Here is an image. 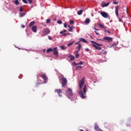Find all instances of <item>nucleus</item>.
<instances>
[{
  "label": "nucleus",
  "mask_w": 131,
  "mask_h": 131,
  "mask_svg": "<svg viewBox=\"0 0 131 131\" xmlns=\"http://www.w3.org/2000/svg\"><path fill=\"white\" fill-rule=\"evenodd\" d=\"M79 42H80V41H78V42H76L75 43V45H78V43H79Z\"/></svg>",
  "instance_id": "46"
},
{
  "label": "nucleus",
  "mask_w": 131,
  "mask_h": 131,
  "mask_svg": "<svg viewBox=\"0 0 131 131\" xmlns=\"http://www.w3.org/2000/svg\"><path fill=\"white\" fill-rule=\"evenodd\" d=\"M103 40H104V41H106L107 42H109L110 41H112V40H113V38L112 37L105 36L103 38Z\"/></svg>",
  "instance_id": "4"
},
{
  "label": "nucleus",
  "mask_w": 131,
  "mask_h": 131,
  "mask_svg": "<svg viewBox=\"0 0 131 131\" xmlns=\"http://www.w3.org/2000/svg\"><path fill=\"white\" fill-rule=\"evenodd\" d=\"M109 5H110V3H102L101 4V7L102 8H105V7H108V6H109Z\"/></svg>",
  "instance_id": "12"
},
{
  "label": "nucleus",
  "mask_w": 131,
  "mask_h": 131,
  "mask_svg": "<svg viewBox=\"0 0 131 131\" xmlns=\"http://www.w3.org/2000/svg\"><path fill=\"white\" fill-rule=\"evenodd\" d=\"M21 27H22V28H25V26H24V25H21Z\"/></svg>",
  "instance_id": "49"
},
{
  "label": "nucleus",
  "mask_w": 131,
  "mask_h": 131,
  "mask_svg": "<svg viewBox=\"0 0 131 131\" xmlns=\"http://www.w3.org/2000/svg\"><path fill=\"white\" fill-rule=\"evenodd\" d=\"M79 40H80V41H82L83 42H85V43H86L88 42L86 40L83 38H80L79 39Z\"/></svg>",
  "instance_id": "15"
},
{
  "label": "nucleus",
  "mask_w": 131,
  "mask_h": 131,
  "mask_svg": "<svg viewBox=\"0 0 131 131\" xmlns=\"http://www.w3.org/2000/svg\"><path fill=\"white\" fill-rule=\"evenodd\" d=\"M76 58H78L79 57V54H76L75 55Z\"/></svg>",
  "instance_id": "39"
},
{
  "label": "nucleus",
  "mask_w": 131,
  "mask_h": 131,
  "mask_svg": "<svg viewBox=\"0 0 131 131\" xmlns=\"http://www.w3.org/2000/svg\"><path fill=\"white\" fill-rule=\"evenodd\" d=\"M74 21H73V20H70V24L71 25H72V24H74Z\"/></svg>",
  "instance_id": "33"
},
{
  "label": "nucleus",
  "mask_w": 131,
  "mask_h": 131,
  "mask_svg": "<svg viewBox=\"0 0 131 131\" xmlns=\"http://www.w3.org/2000/svg\"><path fill=\"white\" fill-rule=\"evenodd\" d=\"M82 68V67L81 66H77V67H76V70H79V69H81Z\"/></svg>",
  "instance_id": "27"
},
{
  "label": "nucleus",
  "mask_w": 131,
  "mask_h": 131,
  "mask_svg": "<svg viewBox=\"0 0 131 131\" xmlns=\"http://www.w3.org/2000/svg\"><path fill=\"white\" fill-rule=\"evenodd\" d=\"M102 45L101 44H99L98 43H96V44H93V47H94V48H95L96 50H98L99 51H101V50H102V48L100 47H102Z\"/></svg>",
  "instance_id": "3"
},
{
  "label": "nucleus",
  "mask_w": 131,
  "mask_h": 131,
  "mask_svg": "<svg viewBox=\"0 0 131 131\" xmlns=\"http://www.w3.org/2000/svg\"><path fill=\"white\" fill-rule=\"evenodd\" d=\"M72 65L73 66H74V67L77 66V63H76V62L75 61H74V62H73L72 63Z\"/></svg>",
  "instance_id": "26"
},
{
  "label": "nucleus",
  "mask_w": 131,
  "mask_h": 131,
  "mask_svg": "<svg viewBox=\"0 0 131 131\" xmlns=\"http://www.w3.org/2000/svg\"><path fill=\"white\" fill-rule=\"evenodd\" d=\"M57 23H58V24H62V21H61V20H58V21H57Z\"/></svg>",
  "instance_id": "38"
},
{
  "label": "nucleus",
  "mask_w": 131,
  "mask_h": 131,
  "mask_svg": "<svg viewBox=\"0 0 131 131\" xmlns=\"http://www.w3.org/2000/svg\"><path fill=\"white\" fill-rule=\"evenodd\" d=\"M91 42H92L93 43H94V45H96V43H97V42H96L94 41H91Z\"/></svg>",
  "instance_id": "44"
},
{
  "label": "nucleus",
  "mask_w": 131,
  "mask_h": 131,
  "mask_svg": "<svg viewBox=\"0 0 131 131\" xmlns=\"http://www.w3.org/2000/svg\"><path fill=\"white\" fill-rule=\"evenodd\" d=\"M77 65H83L82 61H80L79 63H77Z\"/></svg>",
  "instance_id": "30"
},
{
  "label": "nucleus",
  "mask_w": 131,
  "mask_h": 131,
  "mask_svg": "<svg viewBox=\"0 0 131 131\" xmlns=\"http://www.w3.org/2000/svg\"><path fill=\"white\" fill-rule=\"evenodd\" d=\"M43 52V53H45V52H46V49H44Z\"/></svg>",
  "instance_id": "54"
},
{
  "label": "nucleus",
  "mask_w": 131,
  "mask_h": 131,
  "mask_svg": "<svg viewBox=\"0 0 131 131\" xmlns=\"http://www.w3.org/2000/svg\"><path fill=\"white\" fill-rule=\"evenodd\" d=\"M60 48L61 50H66V48L65 47V46L62 45L60 47Z\"/></svg>",
  "instance_id": "24"
},
{
  "label": "nucleus",
  "mask_w": 131,
  "mask_h": 131,
  "mask_svg": "<svg viewBox=\"0 0 131 131\" xmlns=\"http://www.w3.org/2000/svg\"><path fill=\"white\" fill-rule=\"evenodd\" d=\"M69 58H70L71 61H73V60L75 59V57L74 56L72 55L71 54H70L69 55Z\"/></svg>",
  "instance_id": "13"
},
{
  "label": "nucleus",
  "mask_w": 131,
  "mask_h": 131,
  "mask_svg": "<svg viewBox=\"0 0 131 131\" xmlns=\"http://www.w3.org/2000/svg\"><path fill=\"white\" fill-rule=\"evenodd\" d=\"M90 22H91V20H90V18H86L85 20V24H89Z\"/></svg>",
  "instance_id": "16"
},
{
  "label": "nucleus",
  "mask_w": 131,
  "mask_h": 131,
  "mask_svg": "<svg viewBox=\"0 0 131 131\" xmlns=\"http://www.w3.org/2000/svg\"><path fill=\"white\" fill-rule=\"evenodd\" d=\"M94 127H95L96 130L103 131V130H102V129H100V128H99V126H98V125L97 124H95Z\"/></svg>",
  "instance_id": "11"
},
{
  "label": "nucleus",
  "mask_w": 131,
  "mask_h": 131,
  "mask_svg": "<svg viewBox=\"0 0 131 131\" xmlns=\"http://www.w3.org/2000/svg\"><path fill=\"white\" fill-rule=\"evenodd\" d=\"M98 26H99V27H100V28H105V26H104V25H103L101 23H98Z\"/></svg>",
  "instance_id": "17"
},
{
  "label": "nucleus",
  "mask_w": 131,
  "mask_h": 131,
  "mask_svg": "<svg viewBox=\"0 0 131 131\" xmlns=\"http://www.w3.org/2000/svg\"><path fill=\"white\" fill-rule=\"evenodd\" d=\"M73 43H74V41H72L68 44V46L70 47V46H72Z\"/></svg>",
  "instance_id": "21"
},
{
  "label": "nucleus",
  "mask_w": 131,
  "mask_h": 131,
  "mask_svg": "<svg viewBox=\"0 0 131 131\" xmlns=\"http://www.w3.org/2000/svg\"><path fill=\"white\" fill-rule=\"evenodd\" d=\"M28 1L29 2V3L30 5H31V4H32V0H28Z\"/></svg>",
  "instance_id": "36"
},
{
  "label": "nucleus",
  "mask_w": 131,
  "mask_h": 131,
  "mask_svg": "<svg viewBox=\"0 0 131 131\" xmlns=\"http://www.w3.org/2000/svg\"><path fill=\"white\" fill-rule=\"evenodd\" d=\"M104 32H105V33H108V34L111 33V32L109 31V30H105Z\"/></svg>",
  "instance_id": "31"
},
{
  "label": "nucleus",
  "mask_w": 131,
  "mask_h": 131,
  "mask_svg": "<svg viewBox=\"0 0 131 131\" xmlns=\"http://www.w3.org/2000/svg\"><path fill=\"white\" fill-rule=\"evenodd\" d=\"M42 77L44 79V83H46L48 81V77H46L45 74H42Z\"/></svg>",
  "instance_id": "10"
},
{
  "label": "nucleus",
  "mask_w": 131,
  "mask_h": 131,
  "mask_svg": "<svg viewBox=\"0 0 131 131\" xmlns=\"http://www.w3.org/2000/svg\"><path fill=\"white\" fill-rule=\"evenodd\" d=\"M14 3L16 6H17V5H19V1L18 0H15L14 1Z\"/></svg>",
  "instance_id": "25"
},
{
  "label": "nucleus",
  "mask_w": 131,
  "mask_h": 131,
  "mask_svg": "<svg viewBox=\"0 0 131 131\" xmlns=\"http://www.w3.org/2000/svg\"><path fill=\"white\" fill-rule=\"evenodd\" d=\"M50 32H51V30H50V29H45L43 30L44 35H48V34H49Z\"/></svg>",
  "instance_id": "8"
},
{
  "label": "nucleus",
  "mask_w": 131,
  "mask_h": 131,
  "mask_svg": "<svg viewBox=\"0 0 131 131\" xmlns=\"http://www.w3.org/2000/svg\"><path fill=\"white\" fill-rule=\"evenodd\" d=\"M67 96L68 97L69 99L73 96V93L72 92V90L71 89H68V91L66 92Z\"/></svg>",
  "instance_id": "2"
},
{
  "label": "nucleus",
  "mask_w": 131,
  "mask_h": 131,
  "mask_svg": "<svg viewBox=\"0 0 131 131\" xmlns=\"http://www.w3.org/2000/svg\"><path fill=\"white\" fill-rule=\"evenodd\" d=\"M57 94H60V93H62V90L61 89L57 90H56Z\"/></svg>",
  "instance_id": "22"
},
{
  "label": "nucleus",
  "mask_w": 131,
  "mask_h": 131,
  "mask_svg": "<svg viewBox=\"0 0 131 131\" xmlns=\"http://www.w3.org/2000/svg\"><path fill=\"white\" fill-rule=\"evenodd\" d=\"M100 15L103 17V18H109V14L107 13V12L105 11H102L100 12Z\"/></svg>",
  "instance_id": "5"
},
{
  "label": "nucleus",
  "mask_w": 131,
  "mask_h": 131,
  "mask_svg": "<svg viewBox=\"0 0 131 131\" xmlns=\"http://www.w3.org/2000/svg\"><path fill=\"white\" fill-rule=\"evenodd\" d=\"M76 53H78V52L76 51Z\"/></svg>",
  "instance_id": "57"
},
{
  "label": "nucleus",
  "mask_w": 131,
  "mask_h": 131,
  "mask_svg": "<svg viewBox=\"0 0 131 131\" xmlns=\"http://www.w3.org/2000/svg\"><path fill=\"white\" fill-rule=\"evenodd\" d=\"M101 54H104L105 55V54H107V51H106L105 50H102Z\"/></svg>",
  "instance_id": "28"
},
{
  "label": "nucleus",
  "mask_w": 131,
  "mask_h": 131,
  "mask_svg": "<svg viewBox=\"0 0 131 131\" xmlns=\"http://www.w3.org/2000/svg\"><path fill=\"white\" fill-rule=\"evenodd\" d=\"M67 34H69V35H70V34H71L68 33H67Z\"/></svg>",
  "instance_id": "55"
},
{
  "label": "nucleus",
  "mask_w": 131,
  "mask_h": 131,
  "mask_svg": "<svg viewBox=\"0 0 131 131\" xmlns=\"http://www.w3.org/2000/svg\"><path fill=\"white\" fill-rule=\"evenodd\" d=\"M26 13H24L23 14L20 13L19 15H20V17H24V16L25 15H26Z\"/></svg>",
  "instance_id": "32"
},
{
  "label": "nucleus",
  "mask_w": 131,
  "mask_h": 131,
  "mask_svg": "<svg viewBox=\"0 0 131 131\" xmlns=\"http://www.w3.org/2000/svg\"><path fill=\"white\" fill-rule=\"evenodd\" d=\"M85 50L86 52H90V49H89V48H86Z\"/></svg>",
  "instance_id": "41"
},
{
  "label": "nucleus",
  "mask_w": 131,
  "mask_h": 131,
  "mask_svg": "<svg viewBox=\"0 0 131 131\" xmlns=\"http://www.w3.org/2000/svg\"><path fill=\"white\" fill-rule=\"evenodd\" d=\"M64 27H65V28H67V24L66 23L64 24Z\"/></svg>",
  "instance_id": "43"
},
{
  "label": "nucleus",
  "mask_w": 131,
  "mask_h": 131,
  "mask_svg": "<svg viewBox=\"0 0 131 131\" xmlns=\"http://www.w3.org/2000/svg\"><path fill=\"white\" fill-rule=\"evenodd\" d=\"M60 34H63L64 33V32H62V31L60 32Z\"/></svg>",
  "instance_id": "48"
},
{
  "label": "nucleus",
  "mask_w": 131,
  "mask_h": 131,
  "mask_svg": "<svg viewBox=\"0 0 131 131\" xmlns=\"http://www.w3.org/2000/svg\"><path fill=\"white\" fill-rule=\"evenodd\" d=\"M118 10H119V6H117L115 7V13L117 17H118L119 14H118Z\"/></svg>",
  "instance_id": "9"
},
{
  "label": "nucleus",
  "mask_w": 131,
  "mask_h": 131,
  "mask_svg": "<svg viewBox=\"0 0 131 131\" xmlns=\"http://www.w3.org/2000/svg\"><path fill=\"white\" fill-rule=\"evenodd\" d=\"M84 81H85V78L83 77L82 79L80 80L79 83V89L81 90L79 92V95L82 99H85V98H86V96H85V94L88 91L86 89V85H84L83 88V91L81 90L82 86H83V85L84 84Z\"/></svg>",
  "instance_id": "1"
},
{
  "label": "nucleus",
  "mask_w": 131,
  "mask_h": 131,
  "mask_svg": "<svg viewBox=\"0 0 131 131\" xmlns=\"http://www.w3.org/2000/svg\"><path fill=\"white\" fill-rule=\"evenodd\" d=\"M62 35H63V36H66V35H67V34H65V33H64V34H63Z\"/></svg>",
  "instance_id": "50"
},
{
  "label": "nucleus",
  "mask_w": 131,
  "mask_h": 131,
  "mask_svg": "<svg viewBox=\"0 0 131 131\" xmlns=\"http://www.w3.org/2000/svg\"><path fill=\"white\" fill-rule=\"evenodd\" d=\"M23 3H24L25 4H27V1L26 0H22Z\"/></svg>",
  "instance_id": "40"
},
{
  "label": "nucleus",
  "mask_w": 131,
  "mask_h": 131,
  "mask_svg": "<svg viewBox=\"0 0 131 131\" xmlns=\"http://www.w3.org/2000/svg\"><path fill=\"white\" fill-rule=\"evenodd\" d=\"M59 97H62L61 95H59Z\"/></svg>",
  "instance_id": "56"
},
{
  "label": "nucleus",
  "mask_w": 131,
  "mask_h": 131,
  "mask_svg": "<svg viewBox=\"0 0 131 131\" xmlns=\"http://www.w3.org/2000/svg\"><path fill=\"white\" fill-rule=\"evenodd\" d=\"M20 12H23V8L22 7H20L19 8Z\"/></svg>",
  "instance_id": "34"
},
{
  "label": "nucleus",
  "mask_w": 131,
  "mask_h": 131,
  "mask_svg": "<svg viewBox=\"0 0 131 131\" xmlns=\"http://www.w3.org/2000/svg\"><path fill=\"white\" fill-rule=\"evenodd\" d=\"M50 22H51V20L47 19V20H46V23L47 24H49V23H50Z\"/></svg>",
  "instance_id": "35"
},
{
  "label": "nucleus",
  "mask_w": 131,
  "mask_h": 131,
  "mask_svg": "<svg viewBox=\"0 0 131 131\" xmlns=\"http://www.w3.org/2000/svg\"><path fill=\"white\" fill-rule=\"evenodd\" d=\"M95 30H99V29H97V28H95L94 29Z\"/></svg>",
  "instance_id": "53"
},
{
  "label": "nucleus",
  "mask_w": 131,
  "mask_h": 131,
  "mask_svg": "<svg viewBox=\"0 0 131 131\" xmlns=\"http://www.w3.org/2000/svg\"><path fill=\"white\" fill-rule=\"evenodd\" d=\"M68 27L70 28L69 29V31H70V32H73V29H72V28H71V27H70V26H68Z\"/></svg>",
  "instance_id": "18"
},
{
  "label": "nucleus",
  "mask_w": 131,
  "mask_h": 131,
  "mask_svg": "<svg viewBox=\"0 0 131 131\" xmlns=\"http://www.w3.org/2000/svg\"><path fill=\"white\" fill-rule=\"evenodd\" d=\"M73 28H75V27H73Z\"/></svg>",
  "instance_id": "58"
},
{
  "label": "nucleus",
  "mask_w": 131,
  "mask_h": 131,
  "mask_svg": "<svg viewBox=\"0 0 131 131\" xmlns=\"http://www.w3.org/2000/svg\"><path fill=\"white\" fill-rule=\"evenodd\" d=\"M53 51V49L52 48H49L47 49V53H50V52Z\"/></svg>",
  "instance_id": "20"
},
{
  "label": "nucleus",
  "mask_w": 131,
  "mask_h": 131,
  "mask_svg": "<svg viewBox=\"0 0 131 131\" xmlns=\"http://www.w3.org/2000/svg\"><path fill=\"white\" fill-rule=\"evenodd\" d=\"M62 32H63V33H65V32H66V30H62Z\"/></svg>",
  "instance_id": "52"
},
{
  "label": "nucleus",
  "mask_w": 131,
  "mask_h": 131,
  "mask_svg": "<svg viewBox=\"0 0 131 131\" xmlns=\"http://www.w3.org/2000/svg\"><path fill=\"white\" fill-rule=\"evenodd\" d=\"M34 25V21H31L29 24V27H31V26H33Z\"/></svg>",
  "instance_id": "19"
},
{
  "label": "nucleus",
  "mask_w": 131,
  "mask_h": 131,
  "mask_svg": "<svg viewBox=\"0 0 131 131\" xmlns=\"http://www.w3.org/2000/svg\"><path fill=\"white\" fill-rule=\"evenodd\" d=\"M80 49H81V44H79L78 46V51H80Z\"/></svg>",
  "instance_id": "23"
},
{
  "label": "nucleus",
  "mask_w": 131,
  "mask_h": 131,
  "mask_svg": "<svg viewBox=\"0 0 131 131\" xmlns=\"http://www.w3.org/2000/svg\"><path fill=\"white\" fill-rule=\"evenodd\" d=\"M117 4H118V3L116 1H114L113 2V5H117Z\"/></svg>",
  "instance_id": "37"
},
{
  "label": "nucleus",
  "mask_w": 131,
  "mask_h": 131,
  "mask_svg": "<svg viewBox=\"0 0 131 131\" xmlns=\"http://www.w3.org/2000/svg\"><path fill=\"white\" fill-rule=\"evenodd\" d=\"M37 27H36V26H34L32 27V31H33V32H36V29H37Z\"/></svg>",
  "instance_id": "14"
},
{
  "label": "nucleus",
  "mask_w": 131,
  "mask_h": 131,
  "mask_svg": "<svg viewBox=\"0 0 131 131\" xmlns=\"http://www.w3.org/2000/svg\"><path fill=\"white\" fill-rule=\"evenodd\" d=\"M91 42H92L93 43H94V45H96V43H97V42H96L94 41H91Z\"/></svg>",
  "instance_id": "45"
},
{
  "label": "nucleus",
  "mask_w": 131,
  "mask_h": 131,
  "mask_svg": "<svg viewBox=\"0 0 131 131\" xmlns=\"http://www.w3.org/2000/svg\"><path fill=\"white\" fill-rule=\"evenodd\" d=\"M49 39L52 40V37L50 36H48Z\"/></svg>",
  "instance_id": "47"
},
{
  "label": "nucleus",
  "mask_w": 131,
  "mask_h": 131,
  "mask_svg": "<svg viewBox=\"0 0 131 131\" xmlns=\"http://www.w3.org/2000/svg\"><path fill=\"white\" fill-rule=\"evenodd\" d=\"M94 32L96 33V34H97V35H99L100 34H99V33L97 32L96 31H95Z\"/></svg>",
  "instance_id": "42"
},
{
  "label": "nucleus",
  "mask_w": 131,
  "mask_h": 131,
  "mask_svg": "<svg viewBox=\"0 0 131 131\" xmlns=\"http://www.w3.org/2000/svg\"><path fill=\"white\" fill-rule=\"evenodd\" d=\"M82 12L83 11L82 10H80L79 12H78L77 14L78 15H81V14H82Z\"/></svg>",
  "instance_id": "29"
},
{
  "label": "nucleus",
  "mask_w": 131,
  "mask_h": 131,
  "mask_svg": "<svg viewBox=\"0 0 131 131\" xmlns=\"http://www.w3.org/2000/svg\"><path fill=\"white\" fill-rule=\"evenodd\" d=\"M119 22H122V19H119Z\"/></svg>",
  "instance_id": "51"
},
{
  "label": "nucleus",
  "mask_w": 131,
  "mask_h": 131,
  "mask_svg": "<svg viewBox=\"0 0 131 131\" xmlns=\"http://www.w3.org/2000/svg\"><path fill=\"white\" fill-rule=\"evenodd\" d=\"M52 51L53 52V54L56 56V57H58L59 56L58 51H57V47H55L52 49Z\"/></svg>",
  "instance_id": "6"
},
{
  "label": "nucleus",
  "mask_w": 131,
  "mask_h": 131,
  "mask_svg": "<svg viewBox=\"0 0 131 131\" xmlns=\"http://www.w3.org/2000/svg\"><path fill=\"white\" fill-rule=\"evenodd\" d=\"M61 80L62 81V86H65V85H66V83H67V79H66V78H61Z\"/></svg>",
  "instance_id": "7"
}]
</instances>
